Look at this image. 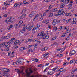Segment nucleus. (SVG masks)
<instances>
[{"label": "nucleus", "instance_id": "62", "mask_svg": "<svg viewBox=\"0 0 77 77\" xmlns=\"http://www.w3.org/2000/svg\"><path fill=\"white\" fill-rule=\"evenodd\" d=\"M37 47H38V46L36 45L34 46V49H35V48H37Z\"/></svg>", "mask_w": 77, "mask_h": 77}, {"label": "nucleus", "instance_id": "30", "mask_svg": "<svg viewBox=\"0 0 77 77\" xmlns=\"http://www.w3.org/2000/svg\"><path fill=\"white\" fill-rule=\"evenodd\" d=\"M34 60H35V62H38V60H39L36 58L33 60L32 61H34Z\"/></svg>", "mask_w": 77, "mask_h": 77}, {"label": "nucleus", "instance_id": "10", "mask_svg": "<svg viewBox=\"0 0 77 77\" xmlns=\"http://www.w3.org/2000/svg\"><path fill=\"white\" fill-rule=\"evenodd\" d=\"M33 42H35V44H38L40 42V41H38L37 40L35 39L33 40Z\"/></svg>", "mask_w": 77, "mask_h": 77}, {"label": "nucleus", "instance_id": "55", "mask_svg": "<svg viewBox=\"0 0 77 77\" xmlns=\"http://www.w3.org/2000/svg\"><path fill=\"white\" fill-rule=\"evenodd\" d=\"M9 76H10V74L9 73H7L6 77H8Z\"/></svg>", "mask_w": 77, "mask_h": 77}, {"label": "nucleus", "instance_id": "63", "mask_svg": "<svg viewBox=\"0 0 77 77\" xmlns=\"http://www.w3.org/2000/svg\"><path fill=\"white\" fill-rule=\"evenodd\" d=\"M69 14H69V13H66L65 14V16H69Z\"/></svg>", "mask_w": 77, "mask_h": 77}, {"label": "nucleus", "instance_id": "3", "mask_svg": "<svg viewBox=\"0 0 77 77\" xmlns=\"http://www.w3.org/2000/svg\"><path fill=\"white\" fill-rule=\"evenodd\" d=\"M63 9H60L58 11V15H63L64 13H63Z\"/></svg>", "mask_w": 77, "mask_h": 77}, {"label": "nucleus", "instance_id": "58", "mask_svg": "<svg viewBox=\"0 0 77 77\" xmlns=\"http://www.w3.org/2000/svg\"><path fill=\"white\" fill-rule=\"evenodd\" d=\"M72 4H70L69 5H68V7H70V6H72Z\"/></svg>", "mask_w": 77, "mask_h": 77}, {"label": "nucleus", "instance_id": "35", "mask_svg": "<svg viewBox=\"0 0 77 77\" xmlns=\"http://www.w3.org/2000/svg\"><path fill=\"white\" fill-rule=\"evenodd\" d=\"M23 22L22 21H19V24L21 25L23 24Z\"/></svg>", "mask_w": 77, "mask_h": 77}, {"label": "nucleus", "instance_id": "57", "mask_svg": "<svg viewBox=\"0 0 77 77\" xmlns=\"http://www.w3.org/2000/svg\"><path fill=\"white\" fill-rule=\"evenodd\" d=\"M45 58L46 59V58H47L48 57V56L46 55H44Z\"/></svg>", "mask_w": 77, "mask_h": 77}, {"label": "nucleus", "instance_id": "23", "mask_svg": "<svg viewBox=\"0 0 77 77\" xmlns=\"http://www.w3.org/2000/svg\"><path fill=\"white\" fill-rule=\"evenodd\" d=\"M38 17H39V15L37 14L35 17L34 18V20H37V19H38Z\"/></svg>", "mask_w": 77, "mask_h": 77}, {"label": "nucleus", "instance_id": "15", "mask_svg": "<svg viewBox=\"0 0 77 77\" xmlns=\"http://www.w3.org/2000/svg\"><path fill=\"white\" fill-rule=\"evenodd\" d=\"M4 4L5 5H9L10 3H9V2L6 1L4 3Z\"/></svg>", "mask_w": 77, "mask_h": 77}, {"label": "nucleus", "instance_id": "54", "mask_svg": "<svg viewBox=\"0 0 77 77\" xmlns=\"http://www.w3.org/2000/svg\"><path fill=\"white\" fill-rule=\"evenodd\" d=\"M66 3H67V2H64L63 3H62L61 4H63V5L64 6H65V4H66Z\"/></svg>", "mask_w": 77, "mask_h": 77}, {"label": "nucleus", "instance_id": "31", "mask_svg": "<svg viewBox=\"0 0 77 77\" xmlns=\"http://www.w3.org/2000/svg\"><path fill=\"white\" fill-rule=\"evenodd\" d=\"M26 49H27V48H26L25 47H21V50H22V51L24 50H26Z\"/></svg>", "mask_w": 77, "mask_h": 77}, {"label": "nucleus", "instance_id": "53", "mask_svg": "<svg viewBox=\"0 0 77 77\" xmlns=\"http://www.w3.org/2000/svg\"><path fill=\"white\" fill-rule=\"evenodd\" d=\"M49 54V53H47L45 54L44 55H46V56H48V54Z\"/></svg>", "mask_w": 77, "mask_h": 77}, {"label": "nucleus", "instance_id": "8", "mask_svg": "<svg viewBox=\"0 0 77 77\" xmlns=\"http://www.w3.org/2000/svg\"><path fill=\"white\" fill-rule=\"evenodd\" d=\"M53 70H50L49 72H48L47 74L48 75H52L53 74Z\"/></svg>", "mask_w": 77, "mask_h": 77}, {"label": "nucleus", "instance_id": "33", "mask_svg": "<svg viewBox=\"0 0 77 77\" xmlns=\"http://www.w3.org/2000/svg\"><path fill=\"white\" fill-rule=\"evenodd\" d=\"M26 16V14H24L22 15V17L23 19L24 18H25Z\"/></svg>", "mask_w": 77, "mask_h": 77}, {"label": "nucleus", "instance_id": "47", "mask_svg": "<svg viewBox=\"0 0 77 77\" xmlns=\"http://www.w3.org/2000/svg\"><path fill=\"white\" fill-rule=\"evenodd\" d=\"M31 14H32V16H33L35 15V13L34 12L32 11L31 13Z\"/></svg>", "mask_w": 77, "mask_h": 77}, {"label": "nucleus", "instance_id": "24", "mask_svg": "<svg viewBox=\"0 0 77 77\" xmlns=\"http://www.w3.org/2000/svg\"><path fill=\"white\" fill-rule=\"evenodd\" d=\"M38 29V27H34L33 29L32 30V31H33L34 30H36Z\"/></svg>", "mask_w": 77, "mask_h": 77}, {"label": "nucleus", "instance_id": "64", "mask_svg": "<svg viewBox=\"0 0 77 77\" xmlns=\"http://www.w3.org/2000/svg\"><path fill=\"white\" fill-rule=\"evenodd\" d=\"M48 23H49V21L48 20L46 21V24H48Z\"/></svg>", "mask_w": 77, "mask_h": 77}, {"label": "nucleus", "instance_id": "32", "mask_svg": "<svg viewBox=\"0 0 77 77\" xmlns=\"http://www.w3.org/2000/svg\"><path fill=\"white\" fill-rule=\"evenodd\" d=\"M18 72L20 74V73H22V74H24V72H23V70H22L21 71H18Z\"/></svg>", "mask_w": 77, "mask_h": 77}, {"label": "nucleus", "instance_id": "61", "mask_svg": "<svg viewBox=\"0 0 77 77\" xmlns=\"http://www.w3.org/2000/svg\"><path fill=\"white\" fill-rule=\"evenodd\" d=\"M3 37H2L0 38V41H3Z\"/></svg>", "mask_w": 77, "mask_h": 77}, {"label": "nucleus", "instance_id": "19", "mask_svg": "<svg viewBox=\"0 0 77 77\" xmlns=\"http://www.w3.org/2000/svg\"><path fill=\"white\" fill-rule=\"evenodd\" d=\"M8 8V6H5V7H2V10H4V9H6V8Z\"/></svg>", "mask_w": 77, "mask_h": 77}, {"label": "nucleus", "instance_id": "29", "mask_svg": "<svg viewBox=\"0 0 77 77\" xmlns=\"http://www.w3.org/2000/svg\"><path fill=\"white\" fill-rule=\"evenodd\" d=\"M65 36H66V33H63V35H62L61 36V37H65Z\"/></svg>", "mask_w": 77, "mask_h": 77}, {"label": "nucleus", "instance_id": "50", "mask_svg": "<svg viewBox=\"0 0 77 77\" xmlns=\"http://www.w3.org/2000/svg\"><path fill=\"white\" fill-rule=\"evenodd\" d=\"M56 63L57 64H59V63H60V61H56Z\"/></svg>", "mask_w": 77, "mask_h": 77}, {"label": "nucleus", "instance_id": "51", "mask_svg": "<svg viewBox=\"0 0 77 77\" xmlns=\"http://www.w3.org/2000/svg\"><path fill=\"white\" fill-rule=\"evenodd\" d=\"M60 73H61L60 72L58 73V74L56 75V77H58V76L59 75H60Z\"/></svg>", "mask_w": 77, "mask_h": 77}, {"label": "nucleus", "instance_id": "5", "mask_svg": "<svg viewBox=\"0 0 77 77\" xmlns=\"http://www.w3.org/2000/svg\"><path fill=\"white\" fill-rule=\"evenodd\" d=\"M15 21V19L13 18V19L10 20V21H8V24H11V23H14Z\"/></svg>", "mask_w": 77, "mask_h": 77}, {"label": "nucleus", "instance_id": "2", "mask_svg": "<svg viewBox=\"0 0 77 77\" xmlns=\"http://www.w3.org/2000/svg\"><path fill=\"white\" fill-rule=\"evenodd\" d=\"M10 44V42H7L5 43H3L2 44H0V50L2 48L1 47H3L5 45V48H9L10 47V45H9Z\"/></svg>", "mask_w": 77, "mask_h": 77}, {"label": "nucleus", "instance_id": "1", "mask_svg": "<svg viewBox=\"0 0 77 77\" xmlns=\"http://www.w3.org/2000/svg\"><path fill=\"white\" fill-rule=\"evenodd\" d=\"M42 36V38L43 37V39H48L49 38V36H45V34H44L43 32H42L41 33H39L37 35V36Z\"/></svg>", "mask_w": 77, "mask_h": 77}, {"label": "nucleus", "instance_id": "36", "mask_svg": "<svg viewBox=\"0 0 77 77\" xmlns=\"http://www.w3.org/2000/svg\"><path fill=\"white\" fill-rule=\"evenodd\" d=\"M7 69V68H4L2 69V70L4 72H8V71H6Z\"/></svg>", "mask_w": 77, "mask_h": 77}, {"label": "nucleus", "instance_id": "13", "mask_svg": "<svg viewBox=\"0 0 77 77\" xmlns=\"http://www.w3.org/2000/svg\"><path fill=\"white\" fill-rule=\"evenodd\" d=\"M66 2L67 3H66V4H68L69 3H74L73 2L71 1V0H67L66 1Z\"/></svg>", "mask_w": 77, "mask_h": 77}, {"label": "nucleus", "instance_id": "4", "mask_svg": "<svg viewBox=\"0 0 77 77\" xmlns=\"http://www.w3.org/2000/svg\"><path fill=\"white\" fill-rule=\"evenodd\" d=\"M57 23V19H55L53 20V22L52 23V24L53 26H55Z\"/></svg>", "mask_w": 77, "mask_h": 77}, {"label": "nucleus", "instance_id": "45", "mask_svg": "<svg viewBox=\"0 0 77 77\" xmlns=\"http://www.w3.org/2000/svg\"><path fill=\"white\" fill-rule=\"evenodd\" d=\"M23 3L24 4H28V2H27V1H24L23 2Z\"/></svg>", "mask_w": 77, "mask_h": 77}, {"label": "nucleus", "instance_id": "22", "mask_svg": "<svg viewBox=\"0 0 77 77\" xmlns=\"http://www.w3.org/2000/svg\"><path fill=\"white\" fill-rule=\"evenodd\" d=\"M20 42L19 40H17L16 41L14 42L15 44H18V43Z\"/></svg>", "mask_w": 77, "mask_h": 77}, {"label": "nucleus", "instance_id": "11", "mask_svg": "<svg viewBox=\"0 0 77 77\" xmlns=\"http://www.w3.org/2000/svg\"><path fill=\"white\" fill-rule=\"evenodd\" d=\"M13 27V25H10L9 26H8L7 28L8 30H11V29H12V28Z\"/></svg>", "mask_w": 77, "mask_h": 77}, {"label": "nucleus", "instance_id": "16", "mask_svg": "<svg viewBox=\"0 0 77 77\" xmlns=\"http://www.w3.org/2000/svg\"><path fill=\"white\" fill-rule=\"evenodd\" d=\"M26 11H27V9H23L22 11L21 14H23V13L24 14L26 13Z\"/></svg>", "mask_w": 77, "mask_h": 77}, {"label": "nucleus", "instance_id": "25", "mask_svg": "<svg viewBox=\"0 0 77 77\" xmlns=\"http://www.w3.org/2000/svg\"><path fill=\"white\" fill-rule=\"evenodd\" d=\"M9 35H8L6 37H5L4 38V39H9Z\"/></svg>", "mask_w": 77, "mask_h": 77}, {"label": "nucleus", "instance_id": "9", "mask_svg": "<svg viewBox=\"0 0 77 77\" xmlns=\"http://www.w3.org/2000/svg\"><path fill=\"white\" fill-rule=\"evenodd\" d=\"M33 25H32V26H29V28H27V26H26V27L27 28L28 30H29V31H30L31 30V29H32V28L33 27Z\"/></svg>", "mask_w": 77, "mask_h": 77}, {"label": "nucleus", "instance_id": "26", "mask_svg": "<svg viewBox=\"0 0 77 77\" xmlns=\"http://www.w3.org/2000/svg\"><path fill=\"white\" fill-rule=\"evenodd\" d=\"M7 74V73H2V75L3 76H4L5 77H6H6Z\"/></svg>", "mask_w": 77, "mask_h": 77}, {"label": "nucleus", "instance_id": "6", "mask_svg": "<svg viewBox=\"0 0 77 77\" xmlns=\"http://www.w3.org/2000/svg\"><path fill=\"white\" fill-rule=\"evenodd\" d=\"M26 72L27 74L26 75L27 77H34L33 76H30V73L28 72L27 71V70H26L25 71Z\"/></svg>", "mask_w": 77, "mask_h": 77}, {"label": "nucleus", "instance_id": "17", "mask_svg": "<svg viewBox=\"0 0 77 77\" xmlns=\"http://www.w3.org/2000/svg\"><path fill=\"white\" fill-rule=\"evenodd\" d=\"M32 68H30L29 69V71H30V72H29V75H30V74H32L33 72V71H32Z\"/></svg>", "mask_w": 77, "mask_h": 77}, {"label": "nucleus", "instance_id": "59", "mask_svg": "<svg viewBox=\"0 0 77 77\" xmlns=\"http://www.w3.org/2000/svg\"><path fill=\"white\" fill-rule=\"evenodd\" d=\"M15 64H16V65H17V63H20L18 61H16L15 62Z\"/></svg>", "mask_w": 77, "mask_h": 77}, {"label": "nucleus", "instance_id": "56", "mask_svg": "<svg viewBox=\"0 0 77 77\" xmlns=\"http://www.w3.org/2000/svg\"><path fill=\"white\" fill-rule=\"evenodd\" d=\"M67 29H69V26H66L65 27V29H66V30H67Z\"/></svg>", "mask_w": 77, "mask_h": 77}, {"label": "nucleus", "instance_id": "27", "mask_svg": "<svg viewBox=\"0 0 77 77\" xmlns=\"http://www.w3.org/2000/svg\"><path fill=\"white\" fill-rule=\"evenodd\" d=\"M63 54H58V55H57V56H59L60 57H62L63 56Z\"/></svg>", "mask_w": 77, "mask_h": 77}, {"label": "nucleus", "instance_id": "43", "mask_svg": "<svg viewBox=\"0 0 77 77\" xmlns=\"http://www.w3.org/2000/svg\"><path fill=\"white\" fill-rule=\"evenodd\" d=\"M53 5H51L49 6L48 9H51V8H53Z\"/></svg>", "mask_w": 77, "mask_h": 77}, {"label": "nucleus", "instance_id": "44", "mask_svg": "<svg viewBox=\"0 0 77 77\" xmlns=\"http://www.w3.org/2000/svg\"><path fill=\"white\" fill-rule=\"evenodd\" d=\"M57 36H55L52 38V40H55L57 38Z\"/></svg>", "mask_w": 77, "mask_h": 77}, {"label": "nucleus", "instance_id": "37", "mask_svg": "<svg viewBox=\"0 0 77 77\" xmlns=\"http://www.w3.org/2000/svg\"><path fill=\"white\" fill-rule=\"evenodd\" d=\"M71 29L67 30L66 32H67V33H70L71 32Z\"/></svg>", "mask_w": 77, "mask_h": 77}, {"label": "nucleus", "instance_id": "41", "mask_svg": "<svg viewBox=\"0 0 77 77\" xmlns=\"http://www.w3.org/2000/svg\"><path fill=\"white\" fill-rule=\"evenodd\" d=\"M53 15V14L52 13H50V15H49V17H51Z\"/></svg>", "mask_w": 77, "mask_h": 77}, {"label": "nucleus", "instance_id": "38", "mask_svg": "<svg viewBox=\"0 0 77 77\" xmlns=\"http://www.w3.org/2000/svg\"><path fill=\"white\" fill-rule=\"evenodd\" d=\"M51 26L50 25H48V30H50L51 29Z\"/></svg>", "mask_w": 77, "mask_h": 77}, {"label": "nucleus", "instance_id": "40", "mask_svg": "<svg viewBox=\"0 0 77 77\" xmlns=\"http://www.w3.org/2000/svg\"><path fill=\"white\" fill-rule=\"evenodd\" d=\"M15 40V38H11V40H10V41L11 42H12V41H14V40Z\"/></svg>", "mask_w": 77, "mask_h": 77}, {"label": "nucleus", "instance_id": "12", "mask_svg": "<svg viewBox=\"0 0 77 77\" xmlns=\"http://www.w3.org/2000/svg\"><path fill=\"white\" fill-rule=\"evenodd\" d=\"M12 17H8L6 19V21H7V22H8V21H10V20H11V19H12Z\"/></svg>", "mask_w": 77, "mask_h": 77}, {"label": "nucleus", "instance_id": "46", "mask_svg": "<svg viewBox=\"0 0 77 77\" xmlns=\"http://www.w3.org/2000/svg\"><path fill=\"white\" fill-rule=\"evenodd\" d=\"M27 29V28L26 27H23V31H26V30Z\"/></svg>", "mask_w": 77, "mask_h": 77}, {"label": "nucleus", "instance_id": "18", "mask_svg": "<svg viewBox=\"0 0 77 77\" xmlns=\"http://www.w3.org/2000/svg\"><path fill=\"white\" fill-rule=\"evenodd\" d=\"M63 13H64V14H66V12H67V10H66V9L65 8H64L63 10Z\"/></svg>", "mask_w": 77, "mask_h": 77}, {"label": "nucleus", "instance_id": "7", "mask_svg": "<svg viewBox=\"0 0 77 77\" xmlns=\"http://www.w3.org/2000/svg\"><path fill=\"white\" fill-rule=\"evenodd\" d=\"M62 49H63V50H62ZM65 50V48H60V49H57V51H60V50H61L60 51V53H62V52H63L64 51V50Z\"/></svg>", "mask_w": 77, "mask_h": 77}, {"label": "nucleus", "instance_id": "14", "mask_svg": "<svg viewBox=\"0 0 77 77\" xmlns=\"http://www.w3.org/2000/svg\"><path fill=\"white\" fill-rule=\"evenodd\" d=\"M70 54L71 55H74L75 54V51L74 50H72L71 51Z\"/></svg>", "mask_w": 77, "mask_h": 77}, {"label": "nucleus", "instance_id": "34", "mask_svg": "<svg viewBox=\"0 0 77 77\" xmlns=\"http://www.w3.org/2000/svg\"><path fill=\"white\" fill-rule=\"evenodd\" d=\"M75 61V60H71L70 62V64H71V63H74V62Z\"/></svg>", "mask_w": 77, "mask_h": 77}, {"label": "nucleus", "instance_id": "42", "mask_svg": "<svg viewBox=\"0 0 77 77\" xmlns=\"http://www.w3.org/2000/svg\"><path fill=\"white\" fill-rule=\"evenodd\" d=\"M18 19H19V20H22L23 19V17H22V16H20L19 17Z\"/></svg>", "mask_w": 77, "mask_h": 77}, {"label": "nucleus", "instance_id": "28", "mask_svg": "<svg viewBox=\"0 0 77 77\" xmlns=\"http://www.w3.org/2000/svg\"><path fill=\"white\" fill-rule=\"evenodd\" d=\"M59 69L58 67L57 66L55 68H53L52 69V70L53 71H55V70H56V69Z\"/></svg>", "mask_w": 77, "mask_h": 77}, {"label": "nucleus", "instance_id": "39", "mask_svg": "<svg viewBox=\"0 0 77 77\" xmlns=\"http://www.w3.org/2000/svg\"><path fill=\"white\" fill-rule=\"evenodd\" d=\"M63 69V68H61L60 69H59L58 71H59L60 72H62Z\"/></svg>", "mask_w": 77, "mask_h": 77}, {"label": "nucleus", "instance_id": "60", "mask_svg": "<svg viewBox=\"0 0 77 77\" xmlns=\"http://www.w3.org/2000/svg\"><path fill=\"white\" fill-rule=\"evenodd\" d=\"M44 50H45V51L47 50V48L46 47H45L44 48Z\"/></svg>", "mask_w": 77, "mask_h": 77}, {"label": "nucleus", "instance_id": "49", "mask_svg": "<svg viewBox=\"0 0 77 77\" xmlns=\"http://www.w3.org/2000/svg\"><path fill=\"white\" fill-rule=\"evenodd\" d=\"M60 7L61 8H64V6H63V4H61V5L60 6Z\"/></svg>", "mask_w": 77, "mask_h": 77}, {"label": "nucleus", "instance_id": "52", "mask_svg": "<svg viewBox=\"0 0 77 77\" xmlns=\"http://www.w3.org/2000/svg\"><path fill=\"white\" fill-rule=\"evenodd\" d=\"M45 13L42 14L41 15L42 17H43L44 16H45Z\"/></svg>", "mask_w": 77, "mask_h": 77}, {"label": "nucleus", "instance_id": "20", "mask_svg": "<svg viewBox=\"0 0 77 77\" xmlns=\"http://www.w3.org/2000/svg\"><path fill=\"white\" fill-rule=\"evenodd\" d=\"M57 11V8H56L52 10V12H56V11Z\"/></svg>", "mask_w": 77, "mask_h": 77}, {"label": "nucleus", "instance_id": "21", "mask_svg": "<svg viewBox=\"0 0 77 77\" xmlns=\"http://www.w3.org/2000/svg\"><path fill=\"white\" fill-rule=\"evenodd\" d=\"M14 6L15 7H18V8L20 7V5L17 3L15 4V5H14Z\"/></svg>", "mask_w": 77, "mask_h": 77}, {"label": "nucleus", "instance_id": "48", "mask_svg": "<svg viewBox=\"0 0 77 77\" xmlns=\"http://www.w3.org/2000/svg\"><path fill=\"white\" fill-rule=\"evenodd\" d=\"M18 24H16L14 25V26L16 28H17L18 27Z\"/></svg>", "mask_w": 77, "mask_h": 77}]
</instances>
